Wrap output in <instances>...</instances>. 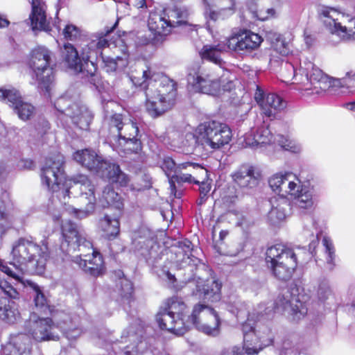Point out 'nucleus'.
Returning a JSON list of instances; mask_svg holds the SVG:
<instances>
[{"instance_id":"obj_32","label":"nucleus","mask_w":355,"mask_h":355,"mask_svg":"<svg viewBox=\"0 0 355 355\" xmlns=\"http://www.w3.org/2000/svg\"><path fill=\"white\" fill-rule=\"evenodd\" d=\"M188 168H190L193 170H195L196 168H200L201 171H204V169L200 168L198 164L192 162H184L178 164V169H176L175 173L173 174V175L169 179L171 193L175 198H179V194H177L175 182H194L198 184H199L198 181H196L194 180L193 174L184 173L182 172V170L187 169Z\"/></svg>"},{"instance_id":"obj_43","label":"nucleus","mask_w":355,"mask_h":355,"mask_svg":"<svg viewBox=\"0 0 355 355\" xmlns=\"http://www.w3.org/2000/svg\"><path fill=\"white\" fill-rule=\"evenodd\" d=\"M186 309L187 306L178 297H173L168 299L166 302L165 307L164 308V309L171 314L175 315L177 318H182L184 319V321H187L188 318H191V315L187 316L185 315Z\"/></svg>"},{"instance_id":"obj_29","label":"nucleus","mask_w":355,"mask_h":355,"mask_svg":"<svg viewBox=\"0 0 355 355\" xmlns=\"http://www.w3.org/2000/svg\"><path fill=\"white\" fill-rule=\"evenodd\" d=\"M289 199L290 197L281 196H273L270 199L271 208L268 218L271 224H278L288 215L291 210Z\"/></svg>"},{"instance_id":"obj_53","label":"nucleus","mask_w":355,"mask_h":355,"mask_svg":"<svg viewBox=\"0 0 355 355\" xmlns=\"http://www.w3.org/2000/svg\"><path fill=\"white\" fill-rule=\"evenodd\" d=\"M313 226L315 229V237H314V233L312 232L311 236L313 237V239L311 241L309 245V250L312 256H314L315 249L318 245L319 243V236L321 234V229L319 227L318 222L315 220H313Z\"/></svg>"},{"instance_id":"obj_8","label":"nucleus","mask_w":355,"mask_h":355,"mask_svg":"<svg viewBox=\"0 0 355 355\" xmlns=\"http://www.w3.org/2000/svg\"><path fill=\"white\" fill-rule=\"evenodd\" d=\"M53 317L56 321V326L52 324V320L50 318H40L35 313L31 315L27 327L29 334L35 340L58 339V336L55 331L56 329H60L69 340H76L83 334V331L80 325L79 316L60 312L56 313Z\"/></svg>"},{"instance_id":"obj_20","label":"nucleus","mask_w":355,"mask_h":355,"mask_svg":"<svg viewBox=\"0 0 355 355\" xmlns=\"http://www.w3.org/2000/svg\"><path fill=\"white\" fill-rule=\"evenodd\" d=\"M109 135L107 142L114 139H132L139 137V128L136 122L127 119L121 114L115 113L107 116Z\"/></svg>"},{"instance_id":"obj_16","label":"nucleus","mask_w":355,"mask_h":355,"mask_svg":"<svg viewBox=\"0 0 355 355\" xmlns=\"http://www.w3.org/2000/svg\"><path fill=\"white\" fill-rule=\"evenodd\" d=\"M300 71L302 74L297 78V82L305 86L306 90H313V93L331 92L334 87L342 84L340 79H332L310 61L300 62Z\"/></svg>"},{"instance_id":"obj_56","label":"nucleus","mask_w":355,"mask_h":355,"mask_svg":"<svg viewBox=\"0 0 355 355\" xmlns=\"http://www.w3.org/2000/svg\"><path fill=\"white\" fill-rule=\"evenodd\" d=\"M17 166L19 169H31L33 166V162L31 159H21L19 162Z\"/></svg>"},{"instance_id":"obj_64","label":"nucleus","mask_w":355,"mask_h":355,"mask_svg":"<svg viewBox=\"0 0 355 355\" xmlns=\"http://www.w3.org/2000/svg\"><path fill=\"white\" fill-rule=\"evenodd\" d=\"M345 106L347 110L355 112V101L346 103Z\"/></svg>"},{"instance_id":"obj_2","label":"nucleus","mask_w":355,"mask_h":355,"mask_svg":"<svg viewBox=\"0 0 355 355\" xmlns=\"http://www.w3.org/2000/svg\"><path fill=\"white\" fill-rule=\"evenodd\" d=\"M11 254L13 260L12 265L17 271H13L1 259L0 271L17 282L15 287L6 280L0 279V290L10 299L16 300L19 298L18 290L21 287H29L33 292L36 309L46 313L49 311V306L43 288L31 280H24L21 275L24 267L27 264H31L38 273L44 271L49 256L46 241H43L42 245H39L31 237L19 238L13 243Z\"/></svg>"},{"instance_id":"obj_14","label":"nucleus","mask_w":355,"mask_h":355,"mask_svg":"<svg viewBox=\"0 0 355 355\" xmlns=\"http://www.w3.org/2000/svg\"><path fill=\"white\" fill-rule=\"evenodd\" d=\"M52 53L45 46H40L32 50L29 67L33 72L38 89L47 98L51 97L53 83V68L51 65Z\"/></svg>"},{"instance_id":"obj_3","label":"nucleus","mask_w":355,"mask_h":355,"mask_svg":"<svg viewBox=\"0 0 355 355\" xmlns=\"http://www.w3.org/2000/svg\"><path fill=\"white\" fill-rule=\"evenodd\" d=\"M132 82L145 92V110L152 118H157L169 111L175 105L176 87L166 77L153 72L150 69L143 71L142 77Z\"/></svg>"},{"instance_id":"obj_34","label":"nucleus","mask_w":355,"mask_h":355,"mask_svg":"<svg viewBox=\"0 0 355 355\" xmlns=\"http://www.w3.org/2000/svg\"><path fill=\"white\" fill-rule=\"evenodd\" d=\"M32 11L30 15L31 25L33 30L46 31L49 24L46 21V6L43 0H31Z\"/></svg>"},{"instance_id":"obj_58","label":"nucleus","mask_w":355,"mask_h":355,"mask_svg":"<svg viewBox=\"0 0 355 355\" xmlns=\"http://www.w3.org/2000/svg\"><path fill=\"white\" fill-rule=\"evenodd\" d=\"M132 5L138 8H143L144 6L147 7L145 0H130Z\"/></svg>"},{"instance_id":"obj_61","label":"nucleus","mask_w":355,"mask_h":355,"mask_svg":"<svg viewBox=\"0 0 355 355\" xmlns=\"http://www.w3.org/2000/svg\"><path fill=\"white\" fill-rule=\"evenodd\" d=\"M209 189L210 188L208 186L205 185V184H202V185L200 187V192L201 194H203L204 196L207 195Z\"/></svg>"},{"instance_id":"obj_15","label":"nucleus","mask_w":355,"mask_h":355,"mask_svg":"<svg viewBox=\"0 0 355 355\" xmlns=\"http://www.w3.org/2000/svg\"><path fill=\"white\" fill-rule=\"evenodd\" d=\"M266 263L272 275L282 281L288 280L297 266L294 250L282 244H276L267 249Z\"/></svg>"},{"instance_id":"obj_37","label":"nucleus","mask_w":355,"mask_h":355,"mask_svg":"<svg viewBox=\"0 0 355 355\" xmlns=\"http://www.w3.org/2000/svg\"><path fill=\"white\" fill-rule=\"evenodd\" d=\"M300 59L297 57L291 56L288 58V60L282 62L280 71V76L282 81L289 84H300L297 82V78H300L302 72L297 71L295 64H297Z\"/></svg>"},{"instance_id":"obj_19","label":"nucleus","mask_w":355,"mask_h":355,"mask_svg":"<svg viewBox=\"0 0 355 355\" xmlns=\"http://www.w3.org/2000/svg\"><path fill=\"white\" fill-rule=\"evenodd\" d=\"M297 289H292V292H286V294L279 295L274 304L267 306L263 309L262 306L259 307V314L269 315L272 311L278 313L288 312L293 316L294 320H300L306 313L308 309L306 304L301 301L299 295H296L294 292Z\"/></svg>"},{"instance_id":"obj_7","label":"nucleus","mask_w":355,"mask_h":355,"mask_svg":"<svg viewBox=\"0 0 355 355\" xmlns=\"http://www.w3.org/2000/svg\"><path fill=\"white\" fill-rule=\"evenodd\" d=\"M268 185L277 196H288L293 200L294 208L300 214L312 211L316 205L313 187L305 184L295 174L284 171L272 174L268 178Z\"/></svg>"},{"instance_id":"obj_51","label":"nucleus","mask_w":355,"mask_h":355,"mask_svg":"<svg viewBox=\"0 0 355 355\" xmlns=\"http://www.w3.org/2000/svg\"><path fill=\"white\" fill-rule=\"evenodd\" d=\"M160 167L165 173L169 180L173 174L175 173L178 169V165L175 164L173 159L169 157H164L160 163Z\"/></svg>"},{"instance_id":"obj_60","label":"nucleus","mask_w":355,"mask_h":355,"mask_svg":"<svg viewBox=\"0 0 355 355\" xmlns=\"http://www.w3.org/2000/svg\"><path fill=\"white\" fill-rule=\"evenodd\" d=\"M9 24V21L1 15H0V28L7 27Z\"/></svg>"},{"instance_id":"obj_6","label":"nucleus","mask_w":355,"mask_h":355,"mask_svg":"<svg viewBox=\"0 0 355 355\" xmlns=\"http://www.w3.org/2000/svg\"><path fill=\"white\" fill-rule=\"evenodd\" d=\"M228 310L235 315L238 320L248 316L247 321L242 323L243 334V346H233L223 350L222 355H254L263 348L272 345L273 338L271 331L267 327L257 330L254 322L250 319L247 305L239 299L230 302Z\"/></svg>"},{"instance_id":"obj_59","label":"nucleus","mask_w":355,"mask_h":355,"mask_svg":"<svg viewBox=\"0 0 355 355\" xmlns=\"http://www.w3.org/2000/svg\"><path fill=\"white\" fill-rule=\"evenodd\" d=\"M294 351L291 349H288L286 347V344H284L283 349L280 352L279 355H294Z\"/></svg>"},{"instance_id":"obj_42","label":"nucleus","mask_w":355,"mask_h":355,"mask_svg":"<svg viewBox=\"0 0 355 355\" xmlns=\"http://www.w3.org/2000/svg\"><path fill=\"white\" fill-rule=\"evenodd\" d=\"M20 318L17 304L8 300L3 306H0V319L8 324L16 322Z\"/></svg>"},{"instance_id":"obj_49","label":"nucleus","mask_w":355,"mask_h":355,"mask_svg":"<svg viewBox=\"0 0 355 355\" xmlns=\"http://www.w3.org/2000/svg\"><path fill=\"white\" fill-rule=\"evenodd\" d=\"M160 37L157 35H153L151 32L150 33L146 32H139L137 35L136 39V44L138 46H144L149 44L150 43L156 45L159 42H162Z\"/></svg>"},{"instance_id":"obj_63","label":"nucleus","mask_w":355,"mask_h":355,"mask_svg":"<svg viewBox=\"0 0 355 355\" xmlns=\"http://www.w3.org/2000/svg\"><path fill=\"white\" fill-rule=\"evenodd\" d=\"M354 76H355V71H350L347 72L345 77L343 78V82L347 83V79H350Z\"/></svg>"},{"instance_id":"obj_45","label":"nucleus","mask_w":355,"mask_h":355,"mask_svg":"<svg viewBox=\"0 0 355 355\" xmlns=\"http://www.w3.org/2000/svg\"><path fill=\"white\" fill-rule=\"evenodd\" d=\"M257 140V148H261L264 145L275 143L274 136L272 135L268 127L262 125L254 132Z\"/></svg>"},{"instance_id":"obj_35","label":"nucleus","mask_w":355,"mask_h":355,"mask_svg":"<svg viewBox=\"0 0 355 355\" xmlns=\"http://www.w3.org/2000/svg\"><path fill=\"white\" fill-rule=\"evenodd\" d=\"M112 149L120 156H127L132 153H138L141 150V142L139 137L125 139H114L108 142Z\"/></svg>"},{"instance_id":"obj_17","label":"nucleus","mask_w":355,"mask_h":355,"mask_svg":"<svg viewBox=\"0 0 355 355\" xmlns=\"http://www.w3.org/2000/svg\"><path fill=\"white\" fill-rule=\"evenodd\" d=\"M69 91L56 100L55 108L60 114L70 117L80 129L87 130L94 119L93 112L77 97H69Z\"/></svg>"},{"instance_id":"obj_9","label":"nucleus","mask_w":355,"mask_h":355,"mask_svg":"<svg viewBox=\"0 0 355 355\" xmlns=\"http://www.w3.org/2000/svg\"><path fill=\"white\" fill-rule=\"evenodd\" d=\"M117 21L110 28L103 32L97 33L87 39L81 44L80 55L76 49L71 44L67 43L61 50L62 59L67 67L75 71H83L85 69V65L89 62L94 67L93 60L101 57L103 51L110 48L112 44L108 40L109 34L112 32Z\"/></svg>"},{"instance_id":"obj_12","label":"nucleus","mask_w":355,"mask_h":355,"mask_svg":"<svg viewBox=\"0 0 355 355\" xmlns=\"http://www.w3.org/2000/svg\"><path fill=\"white\" fill-rule=\"evenodd\" d=\"M225 71L222 67H201L194 74L188 76V89L190 92L218 96L222 91H230L234 84L223 78Z\"/></svg>"},{"instance_id":"obj_24","label":"nucleus","mask_w":355,"mask_h":355,"mask_svg":"<svg viewBox=\"0 0 355 355\" xmlns=\"http://www.w3.org/2000/svg\"><path fill=\"white\" fill-rule=\"evenodd\" d=\"M0 100L9 103L19 118L24 121L29 119L33 114L34 107L30 103L24 102L19 92L14 88H0Z\"/></svg>"},{"instance_id":"obj_40","label":"nucleus","mask_w":355,"mask_h":355,"mask_svg":"<svg viewBox=\"0 0 355 355\" xmlns=\"http://www.w3.org/2000/svg\"><path fill=\"white\" fill-rule=\"evenodd\" d=\"M116 286L119 295V298H117L116 300L123 305V309L127 311L126 306H130L131 302H133L132 284L129 279L122 277L119 279Z\"/></svg>"},{"instance_id":"obj_47","label":"nucleus","mask_w":355,"mask_h":355,"mask_svg":"<svg viewBox=\"0 0 355 355\" xmlns=\"http://www.w3.org/2000/svg\"><path fill=\"white\" fill-rule=\"evenodd\" d=\"M322 243L324 248V252L327 254V263L329 265V268H332L334 265V259L336 257L335 248L333 242L329 237L324 236Z\"/></svg>"},{"instance_id":"obj_52","label":"nucleus","mask_w":355,"mask_h":355,"mask_svg":"<svg viewBox=\"0 0 355 355\" xmlns=\"http://www.w3.org/2000/svg\"><path fill=\"white\" fill-rule=\"evenodd\" d=\"M62 35L68 40H75L80 36V30L73 24H67L62 31Z\"/></svg>"},{"instance_id":"obj_26","label":"nucleus","mask_w":355,"mask_h":355,"mask_svg":"<svg viewBox=\"0 0 355 355\" xmlns=\"http://www.w3.org/2000/svg\"><path fill=\"white\" fill-rule=\"evenodd\" d=\"M155 243V236L148 229L141 228L132 234L131 250L137 255L147 258Z\"/></svg>"},{"instance_id":"obj_33","label":"nucleus","mask_w":355,"mask_h":355,"mask_svg":"<svg viewBox=\"0 0 355 355\" xmlns=\"http://www.w3.org/2000/svg\"><path fill=\"white\" fill-rule=\"evenodd\" d=\"M101 177L110 182H115L121 187H128L130 190L135 189L132 184L130 183L129 175L121 171L120 166L112 160L107 165Z\"/></svg>"},{"instance_id":"obj_4","label":"nucleus","mask_w":355,"mask_h":355,"mask_svg":"<svg viewBox=\"0 0 355 355\" xmlns=\"http://www.w3.org/2000/svg\"><path fill=\"white\" fill-rule=\"evenodd\" d=\"M156 321L160 329L178 336L185 334L191 324L199 331L207 336L216 337L220 333V320L218 313L205 304L196 305L187 321H184L182 318H177L164 309L157 314Z\"/></svg>"},{"instance_id":"obj_1","label":"nucleus","mask_w":355,"mask_h":355,"mask_svg":"<svg viewBox=\"0 0 355 355\" xmlns=\"http://www.w3.org/2000/svg\"><path fill=\"white\" fill-rule=\"evenodd\" d=\"M64 158L60 153L46 157L40 169L42 185L55 194L47 205V213L52 220L60 224L61 209L76 218L82 219L92 215L95 210L96 198L94 186L87 176L78 175L67 179Z\"/></svg>"},{"instance_id":"obj_31","label":"nucleus","mask_w":355,"mask_h":355,"mask_svg":"<svg viewBox=\"0 0 355 355\" xmlns=\"http://www.w3.org/2000/svg\"><path fill=\"white\" fill-rule=\"evenodd\" d=\"M114 57L105 55L101 53V58L103 62V67L107 72H114L116 70H122L125 68L128 64V53L127 47L122 46L119 48L116 45L114 46Z\"/></svg>"},{"instance_id":"obj_57","label":"nucleus","mask_w":355,"mask_h":355,"mask_svg":"<svg viewBox=\"0 0 355 355\" xmlns=\"http://www.w3.org/2000/svg\"><path fill=\"white\" fill-rule=\"evenodd\" d=\"M9 173L8 167L4 164H0V182L3 181Z\"/></svg>"},{"instance_id":"obj_27","label":"nucleus","mask_w":355,"mask_h":355,"mask_svg":"<svg viewBox=\"0 0 355 355\" xmlns=\"http://www.w3.org/2000/svg\"><path fill=\"white\" fill-rule=\"evenodd\" d=\"M18 211L13 208L10 200L9 193L6 191L1 193L0 196V232H5L17 224Z\"/></svg>"},{"instance_id":"obj_28","label":"nucleus","mask_w":355,"mask_h":355,"mask_svg":"<svg viewBox=\"0 0 355 355\" xmlns=\"http://www.w3.org/2000/svg\"><path fill=\"white\" fill-rule=\"evenodd\" d=\"M1 353L2 355H31V340L25 334L12 335L2 347Z\"/></svg>"},{"instance_id":"obj_54","label":"nucleus","mask_w":355,"mask_h":355,"mask_svg":"<svg viewBox=\"0 0 355 355\" xmlns=\"http://www.w3.org/2000/svg\"><path fill=\"white\" fill-rule=\"evenodd\" d=\"M243 145L244 147H250L254 149L258 148L254 132L247 133L245 135Z\"/></svg>"},{"instance_id":"obj_38","label":"nucleus","mask_w":355,"mask_h":355,"mask_svg":"<svg viewBox=\"0 0 355 355\" xmlns=\"http://www.w3.org/2000/svg\"><path fill=\"white\" fill-rule=\"evenodd\" d=\"M235 183L241 188H253L258 184V177L252 166H243L233 175Z\"/></svg>"},{"instance_id":"obj_30","label":"nucleus","mask_w":355,"mask_h":355,"mask_svg":"<svg viewBox=\"0 0 355 355\" xmlns=\"http://www.w3.org/2000/svg\"><path fill=\"white\" fill-rule=\"evenodd\" d=\"M196 282V291L193 295L202 297L204 300H207L211 302H217L220 298V289L222 284L218 280L214 279L203 280L200 277H198Z\"/></svg>"},{"instance_id":"obj_50","label":"nucleus","mask_w":355,"mask_h":355,"mask_svg":"<svg viewBox=\"0 0 355 355\" xmlns=\"http://www.w3.org/2000/svg\"><path fill=\"white\" fill-rule=\"evenodd\" d=\"M191 243L189 241L187 242V244H184L185 250L183 248H181L179 251L180 255H182V259H178L177 262L181 267H184L185 266L188 265L189 266L191 262L193 263V264H196V261H198V259L193 257L191 256V254H189V252H191Z\"/></svg>"},{"instance_id":"obj_22","label":"nucleus","mask_w":355,"mask_h":355,"mask_svg":"<svg viewBox=\"0 0 355 355\" xmlns=\"http://www.w3.org/2000/svg\"><path fill=\"white\" fill-rule=\"evenodd\" d=\"M73 159L88 170L101 176L111 159L98 155L94 150L84 149L77 150L73 155Z\"/></svg>"},{"instance_id":"obj_62","label":"nucleus","mask_w":355,"mask_h":355,"mask_svg":"<svg viewBox=\"0 0 355 355\" xmlns=\"http://www.w3.org/2000/svg\"><path fill=\"white\" fill-rule=\"evenodd\" d=\"M42 130L40 132L41 134L46 133V130L49 129V123L47 121H42Z\"/></svg>"},{"instance_id":"obj_41","label":"nucleus","mask_w":355,"mask_h":355,"mask_svg":"<svg viewBox=\"0 0 355 355\" xmlns=\"http://www.w3.org/2000/svg\"><path fill=\"white\" fill-rule=\"evenodd\" d=\"M227 48V42L225 44H218V45L206 44L203 46L202 49L200 51L199 53L202 60H209L217 67H221L222 59L220 53Z\"/></svg>"},{"instance_id":"obj_23","label":"nucleus","mask_w":355,"mask_h":355,"mask_svg":"<svg viewBox=\"0 0 355 355\" xmlns=\"http://www.w3.org/2000/svg\"><path fill=\"white\" fill-rule=\"evenodd\" d=\"M261 37L252 31H244L225 39L227 48L235 51H251L261 44Z\"/></svg>"},{"instance_id":"obj_46","label":"nucleus","mask_w":355,"mask_h":355,"mask_svg":"<svg viewBox=\"0 0 355 355\" xmlns=\"http://www.w3.org/2000/svg\"><path fill=\"white\" fill-rule=\"evenodd\" d=\"M318 297L322 302L327 300L332 301L334 298V293L327 279H322L320 282L317 291Z\"/></svg>"},{"instance_id":"obj_11","label":"nucleus","mask_w":355,"mask_h":355,"mask_svg":"<svg viewBox=\"0 0 355 355\" xmlns=\"http://www.w3.org/2000/svg\"><path fill=\"white\" fill-rule=\"evenodd\" d=\"M145 331L143 322L135 319L123 331L121 340L112 345V350L119 355H152L154 349L151 345L155 339L144 338Z\"/></svg>"},{"instance_id":"obj_39","label":"nucleus","mask_w":355,"mask_h":355,"mask_svg":"<svg viewBox=\"0 0 355 355\" xmlns=\"http://www.w3.org/2000/svg\"><path fill=\"white\" fill-rule=\"evenodd\" d=\"M98 202L103 207H113L120 212L123 208L121 196L114 191L111 185L106 186L98 198Z\"/></svg>"},{"instance_id":"obj_10","label":"nucleus","mask_w":355,"mask_h":355,"mask_svg":"<svg viewBox=\"0 0 355 355\" xmlns=\"http://www.w3.org/2000/svg\"><path fill=\"white\" fill-rule=\"evenodd\" d=\"M232 138V131L223 123L211 121L200 124L193 132H187L182 146L191 149L197 146L218 149L227 144Z\"/></svg>"},{"instance_id":"obj_5","label":"nucleus","mask_w":355,"mask_h":355,"mask_svg":"<svg viewBox=\"0 0 355 355\" xmlns=\"http://www.w3.org/2000/svg\"><path fill=\"white\" fill-rule=\"evenodd\" d=\"M62 241L60 249L62 252L69 254L77 249L83 252L88 249L91 254H80L74 257L73 261L85 272L93 277L101 276L105 270L104 261L101 254L94 249L92 243L79 232L77 225L70 220L62 224Z\"/></svg>"},{"instance_id":"obj_21","label":"nucleus","mask_w":355,"mask_h":355,"mask_svg":"<svg viewBox=\"0 0 355 355\" xmlns=\"http://www.w3.org/2000/svg\"><path fill=\"white\" fill-rule=\"evenodd\" d=\"M207 30L213 34L211 21L224 19L235 12L234 0H202Z\"/></svg>"},{"instance_id":"obj_36","label":"nucleus","mask_w":355,"mask_h":355,"mask_svg":"<svg viewBox=\"0 0 355 355\" xmlns=\"http://www.w3.org/2000/svg\"><path fill=\"white\" fill-rule=\"evenodd\" d=\"M120 214H114L113 216L105 214L99 220V227L104 236L109 240L115 239L120 232Z\"/></svg>"},{"instance_id":"obj_48","label":"nucleus","mask_w":355,"mask_h":355,"mask_svg":"<svg viewBox=\"0 0 355 355\" xmlns=\"http://www.w3.org/2000/svg\"><path fill=\"white\" fill-rule=\"evenodd\" d=\"M275 41L272 44V52L282 56L288 55L290 51L288 44L283 40L281 35L275 34Z\"/></svg>"},{"instance_id":"obj_18","label":"nucleus","mask_w":355,"mask_h":355,"mask_svg":"<svg viewBox=\"0 0 355 355\" xmlns=\"http://www.w3.org/2000/svg\"><path fill=\"white\" fill-rule=\"evenodd\" d=\"M320 14L324 17V25L331 33L343 40L355 39V19L331 7H322Z\"/></svg>"},{"instance_id":"obj_55","label":"nucleus","mask_w":355,"mask_h":355,"mask_svg":"<svg viewBox=\"0 0 355 355\" xmlns=\"http://www.w3.org/2000/svg\"><path fill=\"white\" fill-rule=\"evenodd\" d=\"M274 15L275 10L272 8L268 9L266 13H263L262 12H259V13H258L257 11L254 12V17L261 21H264L267 19L269 17H272Z\"/></svg>"},{"instance_id":"obj_44","label":"nucleus","mask_w":355,"mask_h":355,"mask_svg":"<svg viewBox=\"0 0 355 355\" xmlns=\"http://www.w3.org/2000/svg\"><path fill=\"white\" fill-rule=\"evenodd\" d=\"M275 140L278 144V145L285 150L295 154L300 153L302 150V146L301 144L295 139H290L288 137L278 135L275 137Z\"/></svg>"},{"instance_id":"obj_25","label":"nucleus","mask_w":355,"mask_h":355,"mask_svg":"<svg viewBox=\"0 0 355 355\" xmlns=\"http://www.w3.org/2000/svg\"><path fill=\"white\" fill-rule=\"evenodd\" d=\"M254 99L263 114L268 117L274 116L286 106V101L282 97L273 93L265 94L259 87H257Z\"/></svg>"},{"instance_id":"obj_13","label":"nucleus","mask_w":355,"mask_h":355,"mask_svg":"<svg viewBox=\"0 0 355 355\" xmlns=\"http://www.w3.org/2000/svg\"><path fill=\"white\" fill-rule=\"evenodd\" d=\"M149 15L148 18V27L149 31L155 35H157L163 40V37L170 33L173 27L187 23L189 15L185 7L159 8H150L149 6Z\"/></svg>"}]
</instances>
